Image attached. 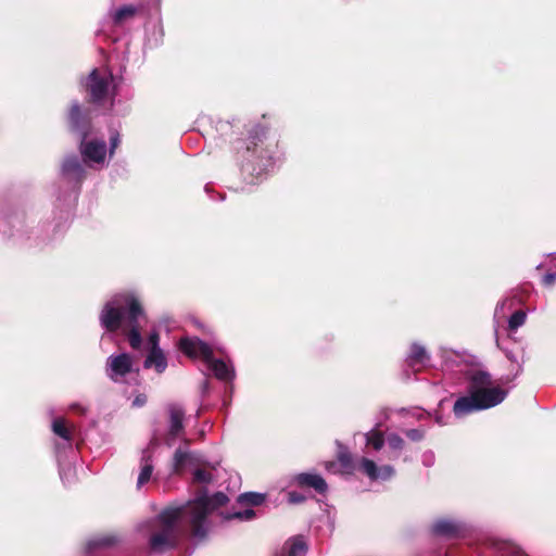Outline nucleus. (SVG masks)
Returning <instances> with one entry per match:
<instances>
[{
  "label": "nucleus",
  "mask_w": 556,
  "mask_h": 556,
  "mask_svg": "<svg viewBox=\"0 0 556 556\" xmlns=\"http://www.w3.org/2000/svg\"><path fill=\"white\" fill-rule=\"evenodd\" d=\"M227 502L228 497L222 492L208 496L205 491H200L186 505L162 510L139 530L148 536L150 551L163 553L176 546L181 525L188 526L195 539L205 538L211 527L210 516Z\"/></svg>",
  "instance_id": "obj_1"
},
{
  "label": "nucleus",
  "mask_w": 556,
  "mask_h": 556,
  "mask_svg": "<svg viewBox=\"0 0 556 556\" xmlns=\"http://www.w3.org/2000/svg\"><path fill=\"white\" fill-rule=\"evenodd\" d=\"M144 318L143 309L138 299L131 293L114 295L103 307L100 323L109 331L123 329L127 332L128 341L134 350H140L142 338L139 332L140 320Z\"/></svg>",
  "instance_id": "obj_2"
},
{
  "label": "nucleus",
  "mask_w": 556,
  "mask_h": 556,
  "mask_svg": "<svg viewBox=\"0 0 556 556\" xmlns=\"http://www.w3.org/2000/svg\"><path fill=\"white\" fill-rule=\"evenodd\" d=\"M179 348L187 356L203 359L217 379L228 381L233 378V368L222 359H215L211 346L200 339L184 338Z\"/></svg>",
  "instance_id": "obj_3"
},
{
  "label": "nucleus",
  "mask_w": 556,
  "mask_h": 556,
  "mask_svg": "<svg viewBox=\"0 0 556 556\" xmlns=\"http://www.w3.org/2000/svg\"><path fill=\"white\" fill-rule=\"evenodd\" d=\"M491 377L488 372L478 371L471 378V390L479 405H488V408L502 403L507 392L501 388H490Z\"/></svg>",
  "instance_id": "obj_4"
},
{
  "label": "nucleus",
  "mask_w": 556,
  "mask_h": 556,
  "mask_svg": "<svg viewBox=\"0 0 556 556\" xmlns=\"http://www.w3.org/2000/svg\"><path fill=\"white\" fill-rule=\"evenodd\" d=\"M86 87L91 102L101 104L113 93L115 88L113 75L106 70L94 68L86 80Z\"/></svg>",
  "instance_id": "obj_5"
},
{
  "label": "nucleus",
  "mask_w": 556,
  "mask_h": 556,
  "mask_svg": "<svg viewBox=\"0 0 556 556\" xmlns=\"http://www.w3.org/2000/svg\"><path fill=\"white\" fill-rule=\"evenodd\" d=\"M105 372L112 381L124 383L128 377L137 376L138 369L135 368L134 358L130 354L118 353L108 357Z\"/></svg>",
  "instance_id": "obj_6"
},
{
  "label": "nucleus",
  "mask_w": 556,
  "mask_h": 556,
  "mask_svg": "<svg viewBox=\"0 0 556 556\" xmlns=\"http://www.w3.org/2000/svg\"><path fill=\"white\" fill-rule=\"evenodd\" d=\"M79 151L84 162L89 165H103L106 159V143L104 140H87V134L83 132Z\"/></svg>",
  "instance_id": "obj_7"
},
{
  "label": "nucleus",
  "mask_w": 556,
  "mask_h": 556,
  "mask_svg": "<svg viewBox=\"0 0 556 556\" xmlns=\"http://www.w3.org/2000/svg\"><path fill=\"white\" fill-rule=\"evenodd\" d=\"M148 354L143 362L147 369H154L157 374H162L167 368V359L160 348V336L157 331H152L147 341Z\"/></svg>",
  "instance_id": "obj_8"
},
{
  "label": "nucleus",
  "mask_w": 556,
  "mask_h": 556,
  "mask_svg": "<svg viewBox=\"0 0 556 556\" xmlns=\"http://www.w3.org/2000/svg\"><path fill=\"white\" fill-rule=\"evenodd\" d=\"M62 180L72 189L73 200H76L79 185L85 178V169L76 156L66 157L61 167Z\"/></svg>",
  "instance_id": "obj_9"
},
{
  "label": "nucleus",
  "mask_w": 556,
  "mask_h": 556,
  "mask_svg": "<svg viewBox=\"0 0 556 556\" xmlns=\"http://www.w3.org/2000/svg\"><path fill=\"white\" fill-rule=\"evenodd\" d=\"M359 469L372 481H386L391 479L395 470L391 465L377 466V464L363 457L359 462Z\"/></svg>",
  "instance_id": "obj_10"
},
{
  "label": "nucleus",
  "mask_w": 556,
  "mask_h": 556,
  "mask_svg": "<svg viewBox=\"0 0 556 556\" xmlns=\"http://www.w3.org/2000/svg\"><path fill=\"white\" fill-rule=\"evenodd\" d=\"M154 450L155 443H150L142 452L140 457V471L137 479V488H142L146 483H148L153 473L154 469Z\"/></svg>",
  "instance_id": "obj_11"
},
{
  "label": "nucleus",
  "mask_w": 556,
  "mask_h": 556,
  "mask_svg": "<svg viewBox=\"0 0 556 556\" xmlns=\"http://www.w3.org/2000/svg\"><path fill=\"white\" fill-rule=\"evenodd\" d=\"M488 405H479V402L476 400L472 390L470 389V395L469 396H463L459 397L453 407V412L456 417L460 418L464 417L470 413L486 409Z\"/></svg>",
  "instance_id": "obj_12"
},
{
  "label": "nucleus",
  "mask_w": 556,
  "mask_h": 556,
  "mask_svg": "<svg viewBox=\"0 0 556 556\" xmlns=\"http://www.w3.org/2000/svg\"><path fill=\"white\" fill-rule=\"evenodd\" d=\"M463 527L459 522L451 519H440L432 525V532L440 536L453 538L460 533Z\"/></svg>",
  "instance_id": "obj_13"
},
{
  "label": "nucleus",
  "mask_w": 556,
  "mask_h": 556,
  "mask_svg": "<svg viewBox=\"0 0 556 556\" xmlns=\"http://www.w3.org/2000/svg\"><path fill=\"white\" fill-rule=\"evenodd\" d=\"M307 548L304 538L298 535L289 539L276 556H305Z\"/></svg>",
  "instance_id": "obj_14"
},
{
  "label": "nucleus",
  "mask_w": 556,
  "mask_h": 556,
  "mask_svg": "<svg viewBox=\"0 0 556 556\" xmlns=\"http://www.w3.org/2000/svg\"><path fill=\"white\" fill-rule=\"evenodd\" d=\"M429 361V355L425 348L419 344H413L410 352L406 358V363L414 370H419L420 367L425 366Z\"/></svg>",
  "instance_id": "obj_15"
},
{
  "label": "nucleus",
  "mask_w": 556,
  "mask_h": 556,
  "mask_svg": "<svg viewBox=\"0 0 556 556\" xmlns=\"http://www.w3.org/2000/svg\"><path fill=\"white\" fill-rule=\"evenodd\" d=\"M296 482L300 485L311 486L319 493H324L327 490L326 481L316 473H300L296 476Z\"/></svg>",
  "instance_id": "obj_16"
},
{
  "label": "nucleus",
  "mask_w": 556,
  "mask_h": 556,
  "mask_svg": "<svg viewBox=\"0 0 556 556\" xmlns=\"http://www.w3.org/2000/svg\"><path fill=\"white\" fill-rule=\"evenodd\" d=\"M52 431L55 435L71 443L75 428L74 426H68L64 418H55L52 421Z\"/></svg>",
  "instance_id": "obj_17"
},
{
  "label": "nucleus",
  "mask_w": 556,
  "mask_h": 556,
  "mask_svg": "<svg viewBox=\"0 0 556 556\" xmlns=\"http://www.w3.org/2000/svg\"><path fill=\"white\" fill-rule=\"evenodd\" d=\"M184 412L179 407L170 408L169 433L172 437H178L182 431Z\"/></svg>",
  "instance_id": "obj_18"
},
{
  "label": "nucleus",
  "mask_w": 556,
  "mask_h": 556,
  "mask_svg": "<svg viewBox=\"0 0 556 556\" xmlns=\"http://www.w3.org/2000/svg\"><path fill=\"white\" fill-rule=\"evenodd\" d=\"M135 13H136V8L134 5H124L113 12L112 18L115 24H121L125 20L134 16Z\"/></svg>",
  "instance_id": "obj_19"
},
{
  "label": "nucleus",
  "mask_w": 556,
  "mask_h": 556,
  "mask_svg": "<svg viewBox=\"0 0 556 556\" xmlns=\"http://www.w3.org/2000/svg\"><path fill=\"white\" fill-rule=\"evenodd\" d=\"M387 443L389 447L395 452V454L391 456V458H397V453L401 452L404 447V440L396 433H390L387 437Z\"/></svg>",
  "instance_id": "obj_20"
},
{
  "label": "nucleus",
  "mask_w": 556,
  "mask_h": 556,
  "mask_svg": "<svg viewBox=\"0 0 556 556\" xmlns=\"http://www.w3.org/2000/svg\"><path fill=\"white\" fill-rule=\"evenodd\" d=\"M366 441L368 445H371L374 450L379 451L382 448L386 439L379 431H370L366 434Z\"/></svg>",
  "instance_id": "obj_21"
},
{
  "label": "nucleus",
  "mask_w": 556,
  "mask_h": 556,
  "mask_svg": "<svg viewBox=\"0 0 556 556\" xmlns=\"http://www.w3.org/2000/svg\"><path fill=\"white\" fill-rule=\"evenodd\" d=\"M527 315L523 311H516L508 319L509 330H517L526 323Z\"/></svg>",
  "instance_id": "obj_22"
},
{
  "label": "nucleus",
  "mask_w": 556,
  "mask_h": 556,
  "mask_svg": "<svg viewBox=\"0 0 556 556\" xmlns=\"http://www.w3.org/2000/svg\"><path fill=\"white\" fill-rule=\"evenodd\" d=\"M264 495L261 493H243L239 496L241 503H247L253 506L261 505L264 502Z\"/></svg>",
  "instance_id": "obj_23"
},
{
  "label": "nucleus",
  "mask_w": 556,
  "mask_h": 556,
  "mask_svg": "<svg viewBox=\"0 0 556 556\" xmlns=\"http://www.w3.org/2000/svg\"><path fill=\"white\" fill-rule=\"evenodd\" d=\"M81 111L78 103H74L70 112V121L73 128L78 129L80 126Z\"/></svg>",
  "instance_id": "obj_24"
},
{
  "label": "nucleus",
  "mask_w": 556,
  "mask_h": 556,
  "mask_svg": "<svg viewBox=\"0 0 556 556\" xmlns=\"http://www.w3.org/2000/svg\"><path fill=\"white\" fill-rule=\"evenodd\" d=\"M193 480L201 484H206L212 480V475L204 469H197L193 473Z\"/></svg>",
  "instance_id": "obj_25"
},
{
  "label": "nucleus",
  "mask_w": 556,
  "mask_h": 556,
  "mask_svg": "<svg viewBox=\"0 0 556 556\" xmlns=\"http://www.w3.org/2000/svg\"><path fill=\"white\" fill-rule=\"evenodd\" d=\"M189 457L187 452L181 450H177L174 455V467L178 470L181 466H184L186 459Z\"/></svg>",
  "instance_id": "obj_26"
},
{
  "label": "nucleus",
  "mask_w": 556,
  "mask_h": 556,
  "mask_svg": "<svg viewBox=\"0 0 556 556\" xmlns=\"http://www.w3.org/2000/svg\"><path fill=\"white\" fill-rule=\"evenodd\" d=\"M255 516V513L253 509H244L242 511H237L231 515H229L227 518H236L240 520H251Z\"/></svg>",
  "instance_id": "obj_27"
},
{
  "label": "nucleus",
  "mask_w": 556,
  "mask_h": 556,
  "mask_svg": "<svg viewBox=\"0 0 556 556\" xmlns=\"http://www.w3.org/2000/svg\"><path fill=\"white\" fill-rule=\"evenodd\" d=\"M117 542V538L115 535H103L98 538L93 544L97 546H111Z\"/></svg>",
  "instance_id": "obj_28"
},
{
  "label": "nucleus",
  "mask_w": 556,
  "mask_h": 556,
  "mask_svg": "<svg viewBox=\"0 0 556 556\" xmlns=\"http://www.w3.org/2000/svg\"><path fill=\"white\" fill-rule=\"evenodd\" d=\"M513 301L511 300H504L502 302H500L497 305H496V308H495V317H498L501 315H504L505 313V308L507 307L508 309H510L513 307Z\"/></svg>",
  "instance_id": "obj_29"
},
{
  "label": "nucleus",
  "mask_w": 556,
  "mask_h": 556,
  "mask_svg": "<svg viewBox=\"0 0 556 556\" xmlns=\"http://www.w3.org/2000/svg\"><path fill=\"white\" fill-rule=\"evenodd\" d=\"M406 437L412 441H420L425 435L424 429H410L405 432Z\"/></svg>",
  "instance_id": "obj_30"
},
{
  "label": "nucleus",
  "mask_w": 556,
  "mask_h": 556,
  "mask_svg": "<svg viewBox=\"0 0 556 556\" xmlns=\"http://www.w3.org/2000/svg\"><path fill=\"white\" fill-rule=\"evenodd\" d=\"M147 403V396L144 394L137 395L132 401V406L141 407Z\"/></svg>",
  "instance_id": "obj_31"
},
{
  "label": "nucleus",
  "mask_w": 556,
  "mask_h": 556,
  "mask_svg": "<svg viewBox=\"0 0 556 556\" xmlns=\"http://www.w3.org/2000/svg\"><path fill=\"white\" fill-rule=\"evenodd\" d=\"M119 143V139L117 136H113L111 138V149H110V155H112L114 153V150L117 148Z\"/></svg>",
  "instance_id": "obj_32"
},
{
  "label": "nucleus",
  "mask_w": 556,
  "mask_h": 556,
  "mask_svg": "<svg viewBox=\"0 0 556 556\" xmlns=\"http://www.w3.org/2000/svg\"><path fill=\"white\" fill-rule=\"evenodd\" d=\"M544 280L546 283H552L553 281L556 280V275L555 274H546L544 276Z\"/></svg>",
  "instance_id": "obj_33"
},
{
  "label": "nucleus",
  "mask_w": 556,
  "mask_h": 556,
  "mask_svg": "<svg viewBox=\"0 0 556 556\" xmlns=\"http://www.w3.org/2000/svg\"><path fill=\"white\" fill-rule=\"evenodd\" d=\"M340 460L343 465H348L349 462H350V456L349 455H345V454H341L340 455Z\"/></svg>",
  "instance_id": "obj_34"
},
{
  "label": "nucleus",
  "mask_w": 556,
  "mask_h": 556,
  "mask_svg": "<svg viewBox=\"0 0 556 556\" xmlns=\"http://www.w3.org/2000/svg\"><path fill=\"white\" fill-rule=\"evenodd\" d=\"M505 354L509 361L516 362V357L511 352L506 351Z\"/></svg>",
  "instance_id": "obj_35"
},
{
  "label": "nucleus",
  "mask_w": 556,
  "mask_h": 556,
  "mask_svg": "<svg viewBox=\"0 0 556 556\" xmlns=\"http://www.w3.org/2000/svg\"><path fill=\"white\" fill-rule=\"evenodd\" d=\"M290 501L293 503H298L301 501V497L295 496L293 493H290Z\"/></svg>",
  "instance_id": "obj_36"
},
{
  "label": "nucleus",
  "mask_w": 556,
  "mask_h": 556,
  "mask_svg": "<svg viewBox=\"0 0 556 556\" xmlns=\"http://www.w3.org/2000/svg\"><path fill=\"white\" fill-rule=\"evenodd\" d=\"M435 421H437L439 425H443V421H442V419H441V417H440V416H437V417H435Z\"/></svg>",
  "instance_id": "obj_37"
},
{
  "label": "nucleus",
  "mask_w": 556,
  "mask_h": 556,
  "mask_svg": "<svg viewBox=\"0 0 556 556\" xmlns=\"http://www.w3.org/2000/svg\"><path fill=\"white\" fill-rule=\"evenodd\" d=\"M424 415H425V413H420V414L418 415V418H419V419H420V418H422V417H424Z\"/></svg>",
  "instance_id": "obj_38"
},
{
  "label": "nucleus",
  "mask_w": 556,
  "mask_h": 556,
  "mask_svg": "<svg viewBox=\"0 0 556 556\" xmlns=\"http://www.w3.org/2000/svg\"><path fill=\"white\" fill-rule=\"evenodd\" d=\"M521 370H522V366L519 365L518 372H520Z\"/></svg>",
  "instance_id": "obj_39"
},
{
  "label": "nucleus",
  "mask_w": 556,
  "mask_h": 556,
  "mask_svg": "<svg viewBox=\"0 0 556 556\" xmlns=\"http://www.w3.org/2000/svg\"><path fill=\"white\" fill-rule=\"evenodd\" d=\"M425 457L432 458V454L426 455Z\"/></svg>",
  "instance_id": "obj_40"
}]
</instances>
